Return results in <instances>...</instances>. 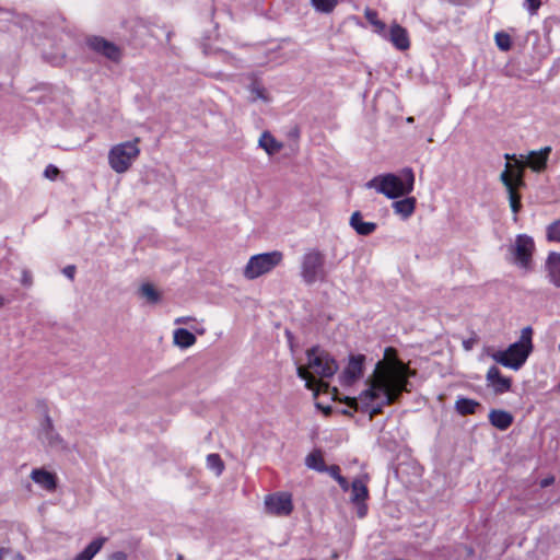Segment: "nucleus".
<instances>
[{"instance_id":"obj_1","label":"nucleus","mask_w":560,"mask_h":560,"mask_svg":"<svg viewBox=\"0 0 560 560\" xmlns=\"http://www.w3.org/2000/svg\"><path fill=\"white\" fill-rule=\"evenodd\" d=\"M407 368L396 358L393 348H386L384 361H378L373 375L368 378V388L349 404L357 410L369 412L370 418L383 412L385 406L398 400L401 393L407 390Z\"/></svg>"},{"instance_id":"obj_2","label":"nucleus","mask_w":560,"mask_h":560,"mask_svg":"<svg viewBox=\"0 0 560 560\" xmlns=\"http://www.w3.org/2000/svg\"><path fill=\"white\" fill-rule=\"evenodd\" d=\"M307 365H299L296 374L300 378L305 381L307 389L318 392L322 383L317 381L319 378H329L335 375L338 370V365L334 358L315 346L306 351Z\"/></svg>"},{"instance_id":"obj_3","label":"nucleus","mask_w":560,"mask_h":560,"mask_svg":"<svg viewBox=\"0 0 560 560\" xmlns=\"http://www.w3.org/2000/svg\"><path fill=\"white\" fill-rule=\"evenodd\" d=\"M533 348V328L526 326L521 330L517 341L510 345L505 350L493 352L491 358L504 368L518 371L527 361Z\"/></svg>"},{"instance_id":"obj_4","label":"nucleus","mask_w":560,"mask_h":560,"mask_svg":"<svg viewBox=\"0 0 560 560\" xmlns=\"http://www.w3.org/2000/svg\"><path fill=\"white\" fill-rule=\"evenodd\" d=\"M415 175L411 168H405L401 176L388 173L373 177L365 184L366 188H374L389 199L406 196L413 189Z\"/></svg>"},{"instance_id":"obj_5","label":"nucleus","mask_w":560,"mask_h":560,"mask_svg":"<svg viewBox=\"0 0 560 560\" xmlns=\"http://www.w3.org/2000/svg\"><path fill=\"white\" fill-rule=\"evenodd\" d=\"M300 277L306 285L326 280V256L322 250L308 248L304 252L300 259Z\"/></svg>"},{"instance_id":"obj_6","label":"nucleus","mask_w":560,"mask_h":560,"mask_svg":"<svg viewBox=\"0 0 560 560\" xmlns=\"http://www.w3.org/2000/svg\"><path fill=\"white\" fill-rule=\"evenodd\" d=\"M139 139L126 141L114 145L108 152V163L113 171L122 174L129 170L139 156Z\"/></svg>"},{"instance_id":"obj_7","label":"nucleus","mask_w":560,"mask_h":560,"mask_svg":"<svg viewBox=\"0 0 560 560\" xmlns=\"http://www.w3.org/2000/svg\"><path fill=\"white\" fill-rule=\"evenodd\" d=\"M535 243L532 236L527 234H518L513 244L508 248L509 261L518 268L529 271L533 268V254Z\"/></svg>"},{"instance_id":"obj_8","label":"nucleus","mask_w":560,"mask_h":560,"mask_svg":"<svg viewBox=\"0 0 560 560\" xmlns=\"http://www.w3.org/2000/svg\"><path fill=\"white\" fill-rule=\"evenodd\" d=\"M282 260L283 254L279 250L254 255L247 261L243 275L246 279L254 280L273 270Z\"/></svg>"},{"instance_id":"obj_9","label":"nucleus","mask_w":560,"mask_h":560,"mask_svg":"<svg viewBox=\"0 0 560 560\" xmlns=\"http://www.w3.org/2000/svg\"><path fill=\"white\" fill-rule=\"evenodd\" d=\"M86 45L93 51L106 57L112 61H119L121 57L120 48L104 37L90 36L86 38Z\"/></svg>"},{"instance_id":"obj_10","label":"nucleus","mask_w":560,"mask_h":560,"mask_svg":"<svg viewBox=\"0 0 560 560\" xmlns=\"http://www.w3.org/2000/svg\"><path fill=\"white\" fill-rule=\"evenodd\" d=\"M266 510L275 515H289L292 510V499L287 492L269 494L265 498Z\"/></svg>"},{"instance_id":"obj_11","label":"nucleus","mask_w":560,"mask_h":560,"mask_svg":"<svg viewBox=\"0 0 560 560\" xmlns=\"http://www.w3.org/2000/svg\"><path fill=\"white\" fill-rule=\"evenodd\" d=\"M509 167H510V163L508 162L505 164L504 171L500 174V180L506 189V192L509 196L510 208L514 214L513 220H514V222H516L517 213L520 212V210L522 208V203H521V196L517 192V190L515 189V184L511 179V176H510V173L508 170Z\"/></svg>"},{"instance_id":"obj_12","label":"nucleus","mask_w":560,"mask_h":560,"mask_svg":"<svg viewBox=\"0 0 560 560\" xmlns=\"http://www.w3.org/2000/svg\"><path fill=\"white\" fill-rule=\"evenodd\" d=\"M38 439L42 441V443L49 447H65L62 438L56 432L52 419L47 413L45 415V418L40 424Z\"/></svg>"},{"instance_id":"obj_13","label":"nucleus","mask_w":560,"mask_h":560,"mask_svg":"<svg viewBox=\"0 0 560 560\" xmlns=\"http://www.w3.org/2000/svg\"><path fill=\"white\" fill-rule=\"evenodd\" d=\"M487 385L492 387L494 394L500 395L509 392L512 386L510 377H505L501 374L497 366H491L486 375Z\"/></svg>"},{"instance_id":"obj_14","label":"nucleus","mask_w":560,"mask_h":560,"mask_svg":"<svg viewBox=\"0 0 560 560\" xmlns=\"http://www.w3.org/2000/svg\"><path fill=\"white\" fill-rule=\"evenodd\" d=\"M365 357L363 354L351 355L348 365L342 372L343 384L350 385L361 377Z\"/></svg>"},{"instance_id":"obj_15","label":"nucleus","mask_w":560,"mask_h":560,"mask_svg":"<svg viewBox=\"0 0 560 560\" xmlns=\"http://www.w3.org/2000/svg\"><path fill=\"white\" fill-rule=\"evenodd\" d=\"M551 153V147L541 148L538 151H530L525 162L534 172L540 173L547 167L549 154Z\"/></svg>"},{"instance_id":"obj_16","label":"nucleus","mask_w":560,"mask_h":560,"mask_svg":"<svg viewBox=\"0 0 560 560\" xmlns=\"http://www.w3.org/2000/svg\"><path fill=\"white\" fill-rule=\"evenodd\" d=\"M31 478L36 485L47 491H55L57 488L56 475L44 468L33 469L31 472Z\"/></svg>"},{"instance_id":"obj_17","label":"nucleus","mask_w":560,"mask_h":560,"mask_svg":"<svg viewBox=\"0 0 560 560\" xmlns=\"http://www.w3.org/2000/svg\"><path fill=\"white\" fill-rule=\"evenodd\" d=\"M350 226L362 236L372 234L377 225L374 222H364L360 211H354L350 217Z\"/></svg>"},{"instance_id":"obj_18","label":"nucleus","mask_w":560,"mask_h":560,"mask_svg":"<svg viewBox=\"0 0 560 560\" xmlns=\"http://www.w3.org/2000/svg\"><path fill=\"white\" fill-rule=\"evenodd\" d=\"M389 40L399 50H406L410 46L406 28L398 24H393L389 31Z\"/></svg>"},{"instance_id":"obj_19","label":"nucleus","mask_w":560,"mask_h":560,"mask_svg":"<svg viewBox=\"0 0 560 560\" xmlns=\"http://www.w3.org/2000/svg\"><path fill=\"white\" fill-rule=\"evenodd\" d=\"M489 421L494 428L504 431L513 423V416L505 410L492 409L489 412Z\"/></svg>"},{"instance_id":"obj_20","label":"nucleus","mask_w":560,"mask_h":560,"mask_svg":"<svg viewBox=\"0 0 560 560\" xmlns=\"http://www.w3.org/2000/svg\"><path fill=\"white\" fill-rule=\"evenodd\" d=\"M545 268L549 282L557 287L560 277V254L551 252L546 259Z\"/></svg>"},{"instance_id":"obj_21","label":"nucleus","mask_w":560,"mask_h":560,"mask_svg":"<svg viewBox=\"0 0 560 560\" xmlns=\"http://www.w3.org/2000/svg\"><path fill=\"white\" fill-rule=\"evenodd\" d=\"M258 144L261 149L266 151L268 155H273L278 153L283 144L279 142L270 132L265 131L259 138Z\"/></svg>"},{"instance_id":"obj_22","label":"nucleus","mask_w":560,"mask_h":560,"mask_svg":"<svg viewBox=\"0 0 560 560\" xmlns=\"http://www.w3.org/2000/svg\"><path fill=\"white\" fill-rule=\"evenodd\" d=\"M174 345L187 349L196 343V336L185 328H177L173 334Z\"/></svg>"},{"instance_id":"obj_23","label":"nucleus","mask_w":560,"mask_h":560,"mask_svg":"<svg viewBox=\"0 0 560 560\" xmlns=\"http://www.w3.org/2000/svg\"><path fill=\"white\" fill-rule=\"evenodd\" d=\"M393 209L395 213L401 215L402 219H408L416 209V198L407 197L405 199L394 201Z\"/></svg>"},{"instance_id":"obj_24","label":"nucleus","mask_w":560,"mask_h":560,"mask_svg":"<svg viewBox=\"0 0 560 560\" xmlns=\"http://www.w3.org/2000/svg\"><path fill=\"white\" fill-rule=\"evenodd\" d=\"M106 540V537H98L92 540L73 560H92L93 557L102 549Z\"/></svg>"},{"instance_id":"obj_25","label":"nucleus","mask_w":560,"mask_h":560,"mask_svg":"<svg viewBox=\"0 0 560 560\" xmlns=\"http://www.w3.org/2000/svg\"><path fill=\"white\" fill-rule=\"evenodd\" d=\"M478 407L479 402L470 398L459 397L455 401V410L462 416L474 415Z\"/></svg>"},{"instance_id":"obj_26","label":"nucleus","mask_w":560,"mask_h":560,"mask_svg":"<svg viewBox=\"0 0 560 560\" xmlns=\"http://www.w3.org/2000/svg\"><path fill=\"white\" fill-rule=\"evenodd\" d=\"M350 488L353 503H362L369 495L368 488L361 479H354Z\"/></svg>"},{"instance_id":"obj_27","label":"nucleus","mask_w":560,"mask_h":560,"mask_svg":"<svg viewBox=\"0 0 560 560\" xmlns=\"http://www.w3.org/2000/svg\"><path fill=\"white\" fill-rule=\"evenodd\" d=\"M139 295L149 304H156L161 301V293L149 282L141 284Z\"/></svg>"},{"instance_id":"obj_28","label":"nucleus","mask_w":560,"mask_h":560,"mask_svg":"<svg viewBox=\"0 0 560 560\" xmlns=\"http://www.w3.org/2000/svg\"><path fill=\"white\" fill-rule=\"evenodd\" d=\"M248 91H249V102L252 103H255L257 101H261L264 103H268L270 102V97L267 93V90L260 85L258 82H253L249 86H248Z\"/></svg>"},{"instance_id":"obj_29","label":"nucleus","mask_w":560,"mask_h":560,"mask_svg":"<svg viewBox=\"0 0 560 560\" xmlns=\"http://www.w3.org/2000/svg\"><path fill=\"white\" fill-rule=\"evenodd\" d=\"M525 166H526L525 162H520V164L516 163L514 166H512L510 164V167L508 168L511 179L515 184L516 190H517V188L525 186V182H524Z\"/></svg>"},{"instance_id":"obj_30","label":"nucleus","mask_w":560,"mask_h":560,"mask_svg":"<svg viewBox=\"0 0 560 560\" xmlns=\"http://www.w3.org/2000/svg\"><path fill=\"white\" fill-rule=\"evenodd\" d=\"M305 464L308 468L314 469L319 472H324L327 469V466L324 462V458L320 452H313L307 455L305 459Z\"/></svg>"},{"instance_id":"obj_31","label":"nucleus","mask_w":560,"mask_h":560,"mask_svg":"<svg viewBox=\"0 0 560 560\" xmlns=\"http://www.w3.org/2000/svg\"><path fill=\"white\" fill-rule=\"evenodd\" d=\"M207 466L213 470L217 476H220L224 469V464L218 454H209L207 456Z\"/></svg>"},{"instance_id":"obj_32","label":"nucleus","mask_w":560,"mask_h":560,"mask_svg":"<svg viewBox=\"0 0 560 560\" xmlns=\"http://www.w3.org/2000/svg\"><path fill=\"white\" fill-rule=\"evenodd\" d=\"M310 2L316 11L323 13L331 12L337 5V0H310Z\"/></svg>"},{"instance_id":"obj_33","label":"nucleus","mask_w":560,"mask_h":560,"mask_svg":"<svg viewBox=\"0 0 560 560\" xmlns=\"http://www.w3.org/2000/svg\"><path fill=\"white\" fill-rule=\"evenodd\" d=\"M495 44L502 51H508L511 49L512 43L509 34L503 32H498L494 36Z\"/></svg>"},{"instance_id":"obj_34","label":"nucleus","mask_w":560,"mask_h":560,"mask_svg":"<svg viewBox=\"0 0 560 560\" xmlns=\"http://www.w3.org/2000/svg\"><path fill=\"white\" fill-rule=\"evenodd\" d=\"M547 238L552 242H560V219L547 226Z\"/></svg>"},{"instance_id":"obj_35","label":"nucleus","mask_w":560,"mask_h":560,"mask_svg":"<svg viewBox=\"0 0 560 560\" xmlns=\"http://www.w3.org/2000/svg\"><path fill=\"white\" fill-rule=\"evenodd\" d=\"M366 20L376 27V32L382 33L385 30V23L377 19V13L373 10L365 11Z\"/></svg>"},{"instance_id":"obj_36","label":"nucleus","mask_w":560,"mask_h":560,"mask_svg":"<svg viewBox=\"0 0 560 560\" xmlns=\"http://www.w3.org/2000/svg\"><path fill=\"white\" fill-rule=\"evenodd\" d=\"M58 175L59 170L52 164H49L44 171V176L50 180H55Z\"/></svg>"},{"instance_id":"obj_37","label":"nucleus","mask_w":560,"mask_h":560,"mask_svg":"<svg viewBox=\"0 0 560 560\" xmlns=\"http://www.w3.org/2000/svg\"><path fill=\"white\" fill-rule=\"evenodd\" d=\"M524 5L526 7V9L528 10V12L530 14H535L537 12V10L540 8L541 1L540 0H525Z\"/></svg>"},{"instance_id":"obj_38","label":"nucleus","mask_w":560,"mask_h":560,"mask_svg":"<svg viewBox=\"0 0 560 560\" xmlns=\"http://www.w3.org/2000/svg\"><path fill=\"white\" fill-rule=\"evenodd\" d=\"M62 273L70 280H73L74 275H75V266L69 265V266L65 267L62 270Z\"/></svg>"},{"instance_id":"obj_39","label":"nucleus","mask_w":560,"mask_h":560,"mask_svg":"<svg viewBox=\"0 0 560 560\" xmlns=\"http://www.w3.org/2000/svg\"><path fill=\"white\" fill-rule=\"evenodd\" d=\"M328 472L335 480L338 476H340V468L337 465L327 466V469L325 470Z\"/></svg>"},{"instance_id":"obj_40","label":"nucleus","mask_w":560,"mask_h":560,"mask_svg":"<svg viewBox=\"0 0 560 560\" xmlns=\"http://www.w3.org/2000/svg\"><path fill=\"white\" fill-rule=\"evenodd\" d=\"M336 481L339 483V486L341 487V489L343 491H348L349 490V488H350L349 482L347 481V479L343 476H341V475L338 476L336 478Z\"/></svg>"},{"instance_id":"obj_41","label":"nucleus","mask_w":560,"mask_h":560,"mask_svg":"<svg viewBox=\"0 0 560 560\" xmlns=\"http://www.w3.org/2000/svg\"><path fill=\"white\" fill-rule=\"evenodd\" d=\"M108 560H128L127 555L122 551H116L109 556Z\"/></svg>"},{"instance_id":"obj_42","label":"nucleus","mask_w":560,"mask_h":560,"mask_svg":"<svg viewBox=\"0 0 560 560\" xmlns=\"http://www.w3.org/2000/svg\"><path fill=\"white\" fill-rule=\"evenodd\" d=\"M22 283L30 287L32 284V276L28 271L24 270L22 275Z\"/></svg>"},{"instance_id":"obj_43","label":"nucleus","mask_w":560,"mask_h":560,"mask_svg":"<svg viewBox=\"0 0 560 560\" xmlns=\"http://www.w3.org/2000/svg\"><path fill=\"white\" fill-rule=\"evenodd\" d=\"M504 158H505L508 161H511V160H512V161H514V162H515V164H516V163H518V164H520V162H524V155H521V156H520V159H517L515 154H509V153H505V154H504Z\"/></svg>"},{"instance_id":"obj_44","label":"nucleus","mask_w":560,"mask_h":560,"mask_svg":"<svg viewBox=\"0 0 560 560\" xmlns=\"http://www.w3.org/2000/svg\"><path fill=\"white\" fill-rule=\"evenodd\" d=\"M358 504V516L364 517L366 515V505L363 503H357Z\"/></svg>"},{"instance_id":"obj_45","label":"nucleus","mask_w":560,"mask_h":560,"mask_svg":"<svg viewBox=\"0 0 560 560\" xmlns=\"http://www.w3.org/2000/svg\"><path fill=\"white\" fill-rule=\"evenodd\" d=\"M553 481H555V478H553V477H547V478H545V479H542V480L540 481V487H541V488H547V487H549L550 485H552V483H553Z\"/></svg>"},{"instance_id":"obj_46","label":"nucleus","mask_w":560,"mask_h":560,"mask_svg":"<svg viewBox=\"0 0 560 560\" xmlns=\"http://www.w3.org/2000/svg\"><path fill=\"white\" fill-rule=\"evenodd\" d=\"M190 320H192L191 317H178L175 319V324H188Z\"/></svg>"},{"instance_id":"obj_47","label":"nucleus","mask_w":560,"mask_h":560,"mask_svg":"<svg viewBox=\"0 0 560 560\" xmlns=\"http://www.w3.org/2000/svg\"><path fill=\"white\" fill-rule=\"evenodd\" d=\"M11 552L9 548H0V560H3L5 556H8Z\"/></svg>"},{"instance_id":"obj_48","label":"nucleus","mask_w":560,"mask_h":560,"mask_svg":"<svg viewBox=\"0 0 560 560\" xmlns=\"http://www.w3.org/2000/svg\"><path fill=\"white\" fill-rule=\"evenodd\" d=\"M285 334L288 336V339H289V342H290V347L292 348L293 347L292 346V334L290 331H287Z\"/></svg>"},{"instance_id":"obj_49","label":"nucleus","mask_w":560,"mask_h":560,"mask_svg":"<svg viewBox=\"0 0 560 560\" xmlns=\"http://www.w3.org/2000/svg\"><path fill=\"white\" fill-rule=\"evenodd\" d=\"M5 300L2 295H0V308L4 305Z\"/></svg>"},{"instance_id":"obj_50","label":"nucleus","mask_w":560,"mask_h":560,"mask_svg":"<svg viewBox=\"0 0 560 560\" xmlns=\"http://www.w3.org/2000/svg\"><path fill=\"white\" fill-rule=\"evenodd\" d=\"M15 558H16V560H23L24 559V557L21 553H16Z\"/></svg>"},{"instance_id":"obj_51","label":"nucleus","mask_w":560,"mask_h":560,"mask_svg":"<svg viewBox=\"0 0 560 560\" xmlns=\"http://www.w3.org/2000/svg\"><path fill=\"white\" fill-rule=\"evenodd\" d=\"M196 331H197L198 334L202 335V334L205 332V329L198 328V329H196Z\"/></svg>"},{"instance_id":"obj_52","label":"nucleus","mask_w":560,"mask_h":560,"mask_svg":"<svg viewBox=\"0 0 560 560\" xmlns=\"http://www.w3.org/2000/svg\"><path fill=\"white\" fill-rule=\"evenodd\" d=\"M464 346H465L466 349H470V346H469V343L467 341L464 342Z\"/></svg>"},{"instance_id":"obj_53","label":"nucleus","mask_w":560,"mask_h":560,"mask_svg":"<svg viewBox=\"0 0 560 560\" xmlns=\"http://www.w3.org/2000/svg\"><path fill=\"white\" fill-rule=\"evenodd\" d=\"M407 121H408V122H412V121H413V117H408V118H407Z\"/></svg>"},{"instance_id":"obj_54","label":"nucleus","mask_w":560,"mask_h":560,"mask_svg":"<svg viewBox=\"0 0 560 560\" xmlns=\"http://www.w3.org/2000/svg\"><path fill=\"white\" fill-rule=\"evenodd\" d=\"M176 560H183V556L178 555Z\"/></svg>"},{"instance_id":"obj_55","label":"nucleus","mask_w":560,"mask_h":560,"mask_svg":"<svg viewBox=\"0 0 560 560\" xmlns=\"http://www.w3.org/2000/svg\"><path fill=\"white\" fill-rule=\"evenodd\" d=\"M556 288H560V276H559V279H558V284Z\"/></svg>"}]
</instances>
